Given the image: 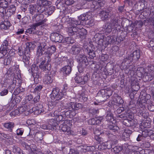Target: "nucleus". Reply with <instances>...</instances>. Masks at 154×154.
<instances>
[{
	"instance_id": "1",
	"label": "nucleus",
	"mask_w": 154,
	"mask_h": 154,
	"mask_svg": "<svg viewBox=\"0 0 154 154\" xmlns=\"http://www.w3.org/2000/svg\"><path fill=\"white\" fill-rule=\"evenodd\" d=\"M47 42L43 41L39 43L36 51V56L41 57L44 55H51L54 53L56 50V47L55 45L48 47L47 45Z\"/></svg>"
},
{
	"instance_id": "2",
	"label": "nucleus",
	"mask_w": 154,
	"mask_h": 154,
	"mask_svg": "<svg viewBox=\"0 0 154 154\" xmlns=\"http://www.w3.org/2000/svg\"><path fill=\"white\" fill-rule=\"evenodd\" d=\"M140 56V51L139 50H136L130 54H128L123 60L122 63V65L126 63L129 64L133 61L134 62L137 61Z\"/></svg>"
},
{
	"instance_id": "3",
	"label": "nucleus",
	"mask_w": 154,
	"mask_h": 154,
	"mask_svg": "<svg viewBox=\"0 0 154 154\" xmlns=\"http://www.w3.org/2000/svg\"><path fill=\"white\" fill-rule=\"evenodd\" d=\"M77 60L79 63L78 66L79 72H83L86 66L89 64L86 56L84 54H79L77 57Z\"/></svg>"
},
{
	"instance_id": "4",
	"label": "nucleus",
	"mask_w": 154,
	"mask_h": 154,
	"mask_svg": "<svg viewBox=\"0 0 154 154\" xmlns=\"http://www.w3.org/2000/svg\"><path fill=\"white\" fill-rule=\"evenodd\" d=\"M36 60L37 64L40 63L39 65V68L43 71H45L46 72L49 73L51 69V64H47L46 63L47 59L44 57H37Z\"/></svg>"
},
{
	"instance_id": "5",
	"label": "nucleus",
	"mask_w": 154,
	"mask_h": 154,
	"mask_svg": "<svg viewBox=\"0 0 154 154\" xmlns=\"http://www.w3.org/2000/svg\"><path fill=\"white\" fill-rule=\"evenodd\" d=\"M112 93V91L109 89H102L97 93V100L100 102L105 101Z\"/></svg>"
},
{
	"instance_id": "6",
	"label": "nucleus",
	"mask_w": 154,
	"mask_h": 154,
	"mask_svg": "<svg viewBox=\"0 0 154 154\" xmlns=\"http://www.w3.org/2000/svg\"><path fill=\"white\" fill-rule=\"evenodd\" d=\"M64 95V92L63 93L60 91V89L58 88H53L50 95L52 100L58 103L59 104L61 103L59 101L63 98Z\"/></svg>"
},
{
	"instance_id": "7",
	"label": "nucleus",
	"mask_w": 154,
	"mask_h": 154,
	"mask_svg": "<svg viewBox=\"0 0 154 154\" xmlns=\"http://www.w3.org/2000/svg\"><path fill=\"white\" fill-rule=\"evenodd\" d=\"M82 72H79V73L76 74V76L75 78V82L80 85H83L86 83L89 79L87 74L83 75Z\"/></svg>"
},
{
	"instance_id": "8",
	"label": "nucleus",
	"mask_w": 154,
	"mask_h": 154,
	"mask_svg": "<svg viewBox=\"0 0 154 154\" xmlns=\"http://www.w3.org/2000/svg\"><path fill=\"white\" fill-rule=\"evenodd\" d=\"M52 4L51 2L47 0H39L37 4V11L38 13H43L45 9L51 5Z\"/></svg>"
},
{
	"instance_id": "9",
	"label": "nucleus",
	"mask_w": 154,
	"mask_h": 154,
	"mask_svg": "<svg viewBox=\"0 0 154 154\" xmlns=\"http://www.w3.org/2000/svg\"><path fill=\"white\" fill-rule=\"evenodd\" d=\"M38 66L35 64H33L31 68V71L32 75L34 78L35 82H38L39 81V79H41V76L38 71Z\"/></svg>"
},
{
	"instance_id": "10",
	"label": "nucleus",
	"mask_w": 154,
	"mask_h": 154,
	"mask_svg": "<svg viewBox=\"0 0 154 154\" xmlns=\"http://www.w3.org/2000/svg\"><path fill=\"white\" fill-rule=\"evenodd\" d=\"M50 39L52 41L55 42L64 43L65 41L63 36L57 33H52Z\"/></svg>"
},
{
	"instance_id": "11",
	"label": "nucleus",
	"mask_w": 154,
	"mask_h": 154,
	"mask_svg": "<svg viewBox=\"0 0 154 154\" xmlns=\"http://www.w3.org/2000/svg\"><path fill=\"white\" fill-rule=\"evenodd\" d=\"M32 20L33 22H35L37 23L43 22L42 25L44 24L46 22L47 20L46 19H44V16L43 14H35L32 17Z\"/></svg>"
},
{
	"instance_id": "12",
	"label": "nucleus",
	"mask_w": 154,
	"mask_h": 154,
	"mask_svg": "<svg viewBox=\"0 0 154 154\" xmlns=\"http://www.w3.org/2000/svg\"><path fill=\"white\" fill-rule=\"evenodd\" d=\"M154 79V71L145 72L143 74V79L145 82L150 81Z\"/></svg>"
},
{
	"instance_id": "13",
	"label": "nucleus",
	"mask_w": 154,
	"mask_h": 154,
	"mask_svg": "<svg viewBox=\"0 0 154 154\" xmlns=\"http://www.w3.org/2000/svg\"><path fill=\"white\" fill-rule=\"evenodd\" d=\"M82 105L81 103L74 102H71L69 103V108L72 110L73 112L76 113V111L81 109Z\"/></svg>"
},
{
	"instance_id": "14",
	"label": "nucleus",
	"mask_w": 154,
	"mask_h": 154,
	"mask_svg": "<svg viewBox=\"0 0 154 154\" xmlns=\"http://www.w3.org/2000/svg\"><path fill=\"white\" fill-rule=\"evenodd\" d=\"M43 106L39 104L36 106L33 107L30 109L29 112H34L35 115H38L43 111Z\"/></svg>"
},
{
	"instance_id": "15",
	"label": "nucleus",
	"mask_w": 154,
	"mask_h": 154,
	"mask_svg": "<svg viewBox=\"0 0 154 154\" xmlns=\"http://www.w3.org/2000/svg\"><path fill=\"white\" fill-rule=\"evenodd\" d=\"M59 129L60 130H62L63 131L65 132L67 135L72 134V131L70 128L67 125L65 122L59 126Z\"/></svg>"
},
{
	"instance_id": "16",
	"label": "nucleus",
	"mask_w": 154,
	"mask_h": 154,
	"mask_svg": "<svg viewBox=\"0 0 154 154\" xmlns=\"http://www.w3.org/2000/svg\"><path fill=\"white\" fill-rule=\"evenodd\" d=\"M116 35H109L104 38V40L106 42L107 46L109 44H113L116 42Z\"/></svg>"
},
{
	"instance_id": "17",
	"label": "nucleus",
	"mask_w": 154,
	"mask_h": 154,
	"mask_svg": "<svg viewBox=\"0 0 154 154\" xmlns=\"http://www.w3.org/2000/svg\"><path fill=\"white\" fill-rule=\"evenodd\" d=\"M117 117L121 118L132 119L133 113L131 112L130 110H128L127 111H125L124 113L117 115Z\"/></svg>"
},
{
	"instance_id": "18",
	"label": "nucleus",
	"mask_w": 154,
	"mask_h": 154,
	"mask_svg": "<svg viewBox=\"0 0 154 154\" xmlns=\"http://www.w3.org/2000/svg\"><path fill=\"white\" fill-rule=\"evenodd\" d=\"M105 135L108 138L109 141L112 142L114 144H116L117 143V138L116 135L108 132L106 133Z\"/></svg>"
},
{
	"instance_id": "19",
	"label": "nucleus",
	"mask_w": 154,
	"mask_h": 154,
	"mask_svg": "<svg viewBox=\"0 0 154 154\" xmlns=\"http://www.w3.org/2000/svg\"><path fill=\"white\" fill-rule=\"evenodd\" d=\"M44 135V134L43 132L41 131L38 132L35 134L34 138L36 142L42 143Z\"/></svg>"
},
{
	"instance_id": "20",
	"label": "nucleus",
	"mask_w": 154,
	"mask_h": 154,
	"mask_svg": "<svg viewBox=\"0 0 154 154\" xmlns=\"http://www.w3.org/2000/svg\"><path fill=\"white\" fill-rule=\"evenodd\" d=\"M81 50V48L78 45H73L70 50L71 54L73 55H77Z\"/></svg>"
},
{
	"instance_id": "21",
	"label": "nucleus",
	"mask_w": 154,
	"mask_h": 154,
	"mask_svg": "<svg viewBox=\"0 0 154 154\" xmlns=\"http://www.w3.org/2000/svg\"><path fill=\"white\" fill-rule=\"evenodd\" d=\"M100 15L101 17V19L103 21H107L110 18H113L107 13V12H106L104 10L100 11Z\"/></svg>"
},
{
	"instance_id": "22",
	"label": "nucleus",
	"mask_w": 154,
	"mask_h": 154,
	"mask_svg": "<svg viewBox=\"0 0 154 154\" xmlns=\"http://www.w3.org/2000/svg\"><path fill=\"white\" fill-rule=\"evenodd\" d=\"M4 127L10 132H13V129L15 126V124L12 122H6L3 124Z\"/></svg>"
},
{
	"instance_id": "23",
	"label": "nucleus",
	"mask_w": 154,
	"mask_h": 154,
	"mask_svg": "<svg viewBox=\"0 0 154 154\" xmlns=\"http://www.w3.org/2000/svg\"><path fill=\"white\" fill-rule=\"evenodd\" d=\"M85 51L88 54L89 57L91 59H93L96 56V54L94 51L93 50L90 46L87 47L85 48Z\"/></svg>"
},
{
	"instance_id": "24",
	"label": "nucleus",
	"mask_w": 154,
	"mask_h": 154,
	"mask_svg": "<svg viewBox=\"0 0 154 154\" xmlns=\"http://www.w3.org/2000/svg\"><path fill=\"white\" fill-rule=\"evenodd\" d=\"M68 110L67 109H66L64 111L62 112V115H63L65 117H71V116H75L76 114V113L73 112L72 110L70 109L69 108V106L68 107Z\"/></svg>"
},
{
	"instance_id": "25",
	"label": "nucleus",
	"mask_w": 154,
	"mask_h": 154,
	"mask_svg": "<svg viewBox=\"0 0 154 154\" xmlns=\"http://www.w3.org/2000/svg\"><path fill=\"white\" fill-rule=\"evenodd\" d=\"M48 124L49 128H51V130L56 129L58 126L57 121L54 119H50Z\"/></svg>"
},
{
	"instance_id": "26",
	"label": "nucleus",
	"mask_w": 154,
	"mask_h": 154,
	"mask_svg": "<svg viewBox=\"0 0 154 154\" xmlns=\"http://www.w3.org/2000/svg\"><path fill=\"white\" fill-rule=\"evenodd\" d=\"M108 128L112 131V132H114V134L118 135L119 134V128L117 126L113 125H108L107 126Z\"/></svg>"
},
{
	"instance_id": "27",
	"label": "nucleus",
	"mask_w": 154,
	"mask_h": 154,
	"mask_svg": "<svg viewBox=\"0 0 154 154\" xmlns=\"http://www.w3.org/2000/svg\"><path fill=\"white\" fill-rule=\"evenodd\" d=\"M42 23H43V22H42L33 24L30 26V28L27 30V32H29L30 33H32V32L34 33V30H36V27L40 25H42Z\"/></svg>"
},
{
	"instance_id": "28",
	"label": "nucleus",
	"mask_w": 154,
	"mask_h": 154,
	"mask_svg": "<svg viewBox=\"0 0 154 154\" xmlns=\"http://www.w3.org/2000/svg\"><path fill=\"white\" fill-rule=\"evenodd\" d=\"M113 97L115 98V100L116 102L117 106H119L120 105L124 103L122 97L117 94L114 93L113 95Z\"/></svg>"
},
{
	"instance_id": "29",
	"label": "nucleus",
	"mask_w": 154,
	"mask_h": 154,
	"mask_svg": "<svg viewBox=\"0 0 154 154\" xmlns=\"http://www.w3.org/2000/svg\"><path fill=\"white\" fill-rule=\"evenodd\" d=\"M11 25V24L9 21L5 20L0 24V28L2 29L6 30L8 29Z\"/></svg>"
},
{
	"instance_id": "30",
	"label": "nucleus",
	"mask_w": 154,
	"mask_h": 154,
	"mask_svg": "<svg viewBox=\"0 0 154 154\" xmlns=\"http://www.w3.org/2000/svg\"><path fill=\"white\" fill-rule=\"evenodd\" d=\"M94 133L96 135L94 137L95 140L99 143H103V139L100 137L99 135L101 134V132L96 130L94 131Z\"/></svg>"
},
{
	"instance_id": "31",
	"label": "nucleus",
	"mask_w": 154,
	"mask_h": 154,
	"mask_svg": "<svg viewBox=\"0 0 154 154\" xmlns=\"http://www.w3.org/2000/svg\"><path fill=\"white\" fill-rule=\"evenodd\" d=\"M132 131L128 129L125 130L122 134V139L125 140H128L130 135L132 134Z\"/></svg>"
},
{
	"instance_id": "32",
	"label": "nucleus",
	"mask_w": 154,
	"mask_h": 154,
	"mask_svg": "<svg viewBox=\"0 0 154 154\" xmlns=\"http://www.w3.org/2000/svg\"><path fill=\"white\" fill-rule=\"evenodd\" d=\"M122 123L123 125L127 127L132 126L134 125V120L132 119H124Z\"/></svg>"
},
{
	"instance_id": "33",
	"label": "nucleus",
	"mask_w": 154,
	"mask_h": 154,
	"mask_svg": "<svg viewBox=\"0 0 154 154\" xmlns=\"http://www.w3.org/2000/svg\"><path fill=\"white\" fill-rule=\"evenodd\" d=\"M103 28L105 32L110 33L112 31V24L110 23H106L104 25Z\"/></svg>"
},
{
	"instance_id": "34",
	"label": "nucleus",
	"mask_w": 154,
	"mask_h": 154,
	"mask_svg": "<svg viewBox=\"0 0 154 154\" xmlns=\"http://www.w3.org/2000/svg\"><path fill=\"white\" fill-rule=\"evenodd\" d=\"M55 9V7L54 6L51 5L48 6L47 8L45 9L44 12L46 15H51L54 12Z\"/></svg>"
},
{
	"instance_id": "35",
	"label": "nucleus",
	"mask_w": 154,
	"mask_h": 154,
	"mask_svg": "<svg viewBox=\"0 0 154 154\" xmlns=\"http://www.w3.org/2000/svg\"><path fill=\"white\" fill-rule=\"evenodd\" d=\"M18 109L20 113H21L25 111H26L29 112V111L30 110L31 107L30 105H25L20 107Z\"/></svg>"
},
{
	"instance_id": "36",
	"label": "nucleus",
	"mask_w": 154,
	"mask_h": 154,
	"mask_svg": "<svg viewBox=\"0 0 154 154\" xmlns=\"http://www.w3.org/2000/svg\"><path fill=\"white\" fill-rule=\"evenodd\" d=\"M69 21L70 22L69 23H70L71 26H77L78 25H80L81 23L80 20H76L74 18L69 19Z\"/></svg>"
},
{
	"instance_id": "37",
	"label": "nucleus",
	"mask_w": 154,
	"mask_h": 154,
	"mask_svg": "<svg viewBox=\"0 0 154 154\" xmlns=\"http://www.w3.org/2000/svg\"><path fill=\"white\" fill-rule=\"evenodd\" d=\"M134 7L136 10L140 12L143 9L144 7V4L142 2H138L135 4Z\"/></svg>"
},
{
	"instance_id": "38",
	"label": "nucleus",
	"mask_w": 154,
	"mask_h": 154,
	"mask_svg": "<svg viewBox=\"0 0 154 154\" xmlns=\"http://www.w3.org/2000/svg\"><path fill=\"white\" fill-rule=\"evenodd\" d=\"M88 124L91 125H95L100 124L101 120L97 118L89 119L88 121Z\"/></svg>"
},
{
	"instance_id": "39",
	"label": "nucleus",
	"mask_w": 154,
	"mask_h": 154,
	"mask_svg": "<svg viewBox=\"0 0 154 154\" xmlns=\"http://www.w3.org/2000/svg\"><path fill=\"white\" fill-rule=\"evenodd\" d=\"M8 46V42L7 40H5L2 45L0 49L2 51H4L8 52V51L9 50Z\"/></svg>"
},
{
	"instance_id": "40",
	"label": "nucleus",
	"mask_w": 154,
	"mask_h": 154,
	"mask_svg": "<svg viewBox=\"0 0 154 154\" xmlns=\"http://www.w3.org/2000/svg\"><path fill=\"white\" fill-rule=\"evenodd\" d=\"M61 71L66 75H69L71 72L72 68L69 65L65 66L62 68Z\"/></svg>"
},
{
	"instance_id": "41",
	"label": "nucleus",
	"mask_w": 154,
	"mask_h": 154,
	"mask_svg": "<svg viewBox=\"0 0 154 154\" xmlns=\"http://www.w3.org/2000/svg\"><path fill=\"white\" fill-rule=\"evenodd\" d=\"M106 121L112 124L115 123V120L113 116V114L110 112H109L107 114L106 116Z\"/></svg>"
},
{
	"instance_id": "42",
	"label": "nucleus",
	"mask_w": 154,
	"mask_h": 154,
	"mask_svg": "<svg viewBox=\"0 0 154 154\" xmlns=\"http://www.w3.org/2000/svg\"><path fill=\"white\" fill-rule=\"evenodd\" d=\"M37 6H36L35 5H30L29 8V10L30 14L33 15L35 14L37 11Z\"/></svg>"
},
{
	"instance_id": "43",
	"label": "nucleus",
	"mask_w": 154,
	"mask_h": 154,
	"mask_svg": "<svg viewBox=\"0 0 154 154\" xmlns=\"http://www.w3.org/2000/svg\"><path fill=\"white\" fill-rule=\"evenodd\" d=\"M53 79L51 76L50 75H48L45 76L43 79V82L46 85H48L52 83Z\"/></svg>"
},
{
	"instance_id": "44",
	"label": "nucleus",
	"mask_w": 154,
	"mask_h": 154,
	"mask_svg": "<svg viewBox=\"0 0 154 154\" xmlns=\"http://www.w3.org/2000/svg\"><path fill=\"white\" fill-rule=\"evenodd\" d=\"M144 69L143 67H138L135 72L136 75L139 77H141L143 75Z\"/></svg>"
},
{
	"instance_id": "45",
	"label": "nucleus",
	"mask_w": 154,
	"mask_h": 154,
	"mask_svg": "<svg viewBox=\"0 0 154 154\" xmlns=\"http://www.w3.org/2000/svg\"><path fill=\"white\" fill-rule=\"evenodd\" d=\"M30 56L28 55H23V56L22 60L25 65H28L29 64Z\"/></svg>"
},
{
	"instance_id": "46",
	"label": "nucleus",
	"mask_w": 154,
	"mask_h": 154,
	"mask_svg": "<svg viewBox=\"0 0 154 154\" xmlns=\"http://www.w3.org/2000/svg\"><path fill=\"white\" fill-rule=\"evenodd\" d=\"M43 87V86L42 85H35L33 92L39 94V92L42 90Z\"/></svg>"
},
{
	"instance_id": "47",
	"label": "nucleus",
	"mask_w": 154,
	"mask_h": 154,
	"mask_svg": "<svg viewBox=\"0 0 154 154\" xmlns=\"http://www.w3.org/2000/svg\"><path fill=\"white\" fill-rule=\"evenodd\" d=\"M56 117V120L57 122H60L63 121L64 120L65 117L63 115H62V112L58 114V115L57 114L55 116Z\"/></svg>"
},
{
	"instance_id": "48",
	"label": "nucleus",
	"mask_w": 154,
	"mask_h": 154,
	"mask_svg": "<svg viewBox=\"0 0 154 154\" xmlns=\"http://www.w3.org/2000/svg\"><path fill=\"white\" fill-rule=\"evenodd\" d=\"M62 60L61 58L57 57L54 58L53 61V63L56 66H60L62 64Z\"/></svg>"
},
{
	"instance_id": "49",
	"label": "nucleus",
	"mask_w": 154,
	"mask_h": 154,
	"mask_svg": "<svg viewBox=\"0 0 154 154\" xmlns=\"http://www.w3.org/2000/svg\"><path fill=\"white\" fill-rule=\"evenodd\" d=\"M97 42L98 44L100 45H102L105 48L107 47L106 42L105 40H104V39L102 38H99Z\"/></svg>"
},
{
	"instance_id": "50",
	"label": "nucleus",
	"mask_w": 154,
	"mask_h": 154,
	"mask_svg": "<svg viewBox=\"0 0 154 154\" xmlns=\"http://www.w3.org/2000/svg\"><path fill=\"white\" fill-rule=\"evenodd\" d=\"M98 73L100 72L102 75H107L108 74L107 69L104 67H99L98 69Z\"/></svg>"
},
{
	"instance_id": "51",
	"label": "nucleus",
	"mask_w": 154,
	"mask_h": 154,
	"mask_svg": "<svg viewBox=\"0 0 154 154\" xmlns=\"http://www.w3.org/2000/svg\"><path fill=\"white\" fill-rule=\"evenodd\" d=\"M134 24L137 27L139 28L141 27L143 24L147 25V24L145 23L144 20L143 21L141 20L136 21H135Z\"/></svg>"
},
{
	"instance_id": "52",
	"label": "nucleus",
	"mask_w": 154,
	"mask_h": 154,
	"mask_svg": "<svg viewBox=\"0 0 154 154\" xmlns=\"http://www.w3.org/2000/svg\"><path fill=\"white\" fill-rule=\"evenodd\" d=\"M13 152L16 153L15 154H22V151L20 148L17 146H14L13 147Z\"/></svg>"
},
{
	"instance_id": "53",
	"label": "nucleus",
	"mask_w": 154,
	"mask_h": 154,
	"mask_svg": "<svg viewBox=\"0 0 154 154\" xmlns=\"http://www.w3.org/2000/svg\"><path fill=\"white\" fill-rule=\"evenodd\" d=\"M35 42H27L26 44V46L28 48H29L31 50H33L35 48Z\"/></svg>"
},
{
	"instance_id": "54",
	"label": "nucleus",
	"mask_w": 154,
	"mask_h": 154,
	"mask_svg": "<svg viewBox=\"0 0 154 154\" xmlns=\"http://www.w3.org/2000/svg\"><path fill=\"white\" fill-rule=\"evenodd\" d=\"M6 8L0 7V15L2 18L4 19L6 12Z\"/></svg>"
},
{
	"instance_id": "55",
	"label": "nucleus",
	"mask_w": 154,
	"mask_h": 154,
	"mask_svg": "<svg viewBox=\"0 0 154 154\" xmlns=\"http://www.w3.org/2000/svg\"><path fill=\"white\" fill-rule=\"evenodd\" d=\"M87 33V31L84 28L79 29L78 34L80 36H83Z\"/></svg>"
},
{
	"instance_id": "56",
	"label": "nucleus",
	"mask_w": 154,
	"mask_h": 154,
	"mask_svg": "<svg viewBox=\"0 0 154 154\" xmlns=\"http://www.w3.org/2000/svg\"><path fill=\"white\" fill-rule=\"evenodd\" d=\"M145 23H151L154 26V17H150L146 18V20H144Z\"/></svg>"
},
{
	"instance_id": "57",
	"label": "nucleus",
	"mask_w": 154,
	"mask_h": 154,
	"mask_svg": "<svg viewBox=\"0 0 154 154\" xmlns=\"http://www.w3.org/2000/svg\"><path fill=\"white\" fill-rule=\"evenodd\" d=\"M15 12H14L11 10L8 9L6 12L5 16H6L8 18L11 17V16L14 14L15 13Z\"/></svg>"
},
{
	"instance_id": "58",
	"label": "nucleus",
	"mask_w": 154,
	"mask_h": 154,
	"mask_svg": "<svg viewBox=\"0 0 154 154\" xmlns=\"http://www.w3.org/2000/svg\"><path fill=\"white\" fill-rule=\"evenodd\" d=\"M113 8L111 7H108L105 10L106 12H107V13L110 15L112 17H114V15L113 14V12L112 11Z\"/></svg>"
},
{
	"instance_id": "59",
	"label": "nucleus",
	"mask_w": 154,
	"mask_h": 154,
	"mask_svg": "<svg viewBox=\"0 0 154 154\" xmlns=\"http://www.w3.org/2000/svg\"><path fill=\"white\" fill-rule=\"evenodd\" d=\"M123 148L122 147L120 146H116L113 148L112 149L113 150L115 153H118L121 151Z\"/></svg>"
},
{
	"instance_id": "60",
	"label": "nucleus",
	"mask_w": 154,
	"mask_h": 154,
	"mask_svg": "<svg viewBox=\"0 0 154 154\" xmlns=\"http://www.w3.org/2000/svg\"><path fill=\"white\" fill-rule=\"evenodd\" d=\"M59 104V103L54 101H51L49 104L48 105V108L49 109H53L56 106V105Z\"/></svg>"
},
{
	"instance_id": "61",
	"label": "nucleus",
	"mask_w": 154,
	"mask_h": 154,
	"mask_svg": "<svg viewBox=\"0 0 154 154\" xmlns=\"http://www.w3.org/2000/svg\"><path fill=\"white\" fill-rule=\"evenodd\" d=\"M8 5V2L6 0H1L0 7L3 8H7Z\"/></svg>"
},
{
	"instance_id": "62",
	"label": "nucleus",
	"mask_w": 154,
	"mask_h": 154,
	"mask_svg": "<svg viewBox=\"0 0 154 154\" xmlns=\"http://www.w3.org/2000/svg\"><path fill=\"white\" fill-rule=\"evenodd\" d=\"M106 3L105 0H98L97 7L98 8H102L104 6Z\"/></svg>"
},
{
	"instance_id": "63",
	"label": "nucleus",
	"mask_w": 154,
	"mask_h": 154,
	"mask_svg": "<svg viewBox=\"0 0 154 154\" xmlns=\"http://www.w3.org/2000/svg\"><path fill=\"white\" fill-rule=\"evenodd\" d=\"M146 98L143 97V98L140 99V100H139V99H138V103H142L143 104H146V105L148 104L147 103V102H149L150 101V100H149L148 99L147 100H146Z\"/></svg>"
},
{
	"instance_id": "64",
	"label": "nucleus",
	"mask_w": 154,
	"mask_h": 154,
	"mask_svg": "<svg viewBox=\"0 0 154 154\" xmlns=\"http://www.w3.org/2000/svg\"><path fill=\"white\" fill-rule=\"evenodd\" d=\"M74 31L73 29L71 26L68 27L67 32L69 35H74L75 34Z\"/></svg>"
}]
</instances>
